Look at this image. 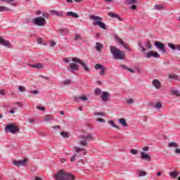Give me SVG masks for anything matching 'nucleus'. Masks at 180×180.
<instances>
[{
    "instance_id": "obj_1",
    "label": "nucleus",
    "mask_w": 180,
    "mask_h": 180,
    "mask_svg": "<svg viewBox=\"0 0 180 180\" xmlns=\"http://www.w3.org/2000/svg\"><path fill=\"white\" fill-rule=\"evenodd\" d=\"M56 180H75V177L71 173L64 172V169H60L53 175Z\"/></svg>"
},
{
    "instance_id": "obj_2",
    "label": "nucleus",
    "mask_w": 180,
    "mask_h": 180,
    "mask_svg": "<svg viewBox=\"0 0 180 180\" xmlns=\"http://www.w3.org/2000/svg\"><path fill=\"white\" fill-rule=\"evenodd\" d=\"M110 51L111 54L113 56L115 60H124V51L116 48V46H110Z\"/></svg>"
},
{
    "instance_id": "obj_3",
    "label": "nucleus",
    "mask_w": 180,
    "mask_h": 180,
    "mask_svg": "<svg viewBox=\"0 0 180 180\" xmlns=\"http://www.w3.org/2000/svg\"><path fill=\"white\" fill-rule=\"evenodd\" d=\"M89 19H90V20H94L93 22L94 26H99L101 29H103V30H106V29H108L106 27V24L101 21L102 20V18L95 15H90L89 16Z\"/></svg>"
},
{
    "instance_id": "obj_4",
    "label": "nucleus",
    "mask_w": 180,
    "mask_h": 180,
    "mask_svg": "<svg viewBox=\"0 0 180 180\" xmlns=\"http://www.w3.org/2000/svg\"><path fill=\"white\" fill-rule=\"evenodd\" d=\"M6 133H11L12 134H16L19 133V128L14 124H10L6 126Z\"/></svg>"
},
{
    "instance_id": "obj_5",
    "label": "nucleus",
    "mask_w": 180,
    "mask_h": 180,
    "mask_svg": "<svg viewBox=\"0 0 180 180\" xmlns=\"http://www.w3.org/2000/svg\"><path fill=\"white\" fill-rule=\"evenodd\" d=\"M33 23L36 26H39V27H43V26H46V18L41 16L37 17L33 19Z\"/></svg>"
},
{
    "instance_id": "obj_6",
    "label": "nucleus",
    "mask_w": 180,
    "mask_h": 180,
    "mask_svg": "<svg viewBox=\"0 0 180 180\" xmlns=\"http://www.w3.org/2000/svg\"><path fill=\"white\" fill-rule=\"evenodd\" d=\"M80 139H82L83 141H80V145L83 146L84 147L88 146V143L86 141L89 140H94V136L91 134H87L85 136H81Z\"/></svg>"
},
{
    "instance_id": "obj_7",
    "label": "nucleus",
    "mask_w": 180,
    "mask_h": 180,
    "mask_svg": "<svg viewBox=\"0 0 180 180\" xmlns=\"http://www.w3.org/2000/svg\"><path fill=\"white\" fill-rule=\"evenodd\" d=\"M72 61H73V63H76L77 64H80V65H82V67L83 68V70L85 71V72H89V71H91V68L87 67L86 64H85V63L82 62V60H81V59H79L78 58H72Z\"/></svg>"
},
{
    "instance_id": "obj_8",
    "label": "nucleus",
    "mask_w": 180,
    "mask_h": 180,
    "mask_svg": "<svg viewBox=\"0 0 180 180\" xmlns=\"http://www.w3.org/2000/svg\"><path fill=\"white\" fill-rule=\"evenodd\" d=\"M28 159L24 158L23 160H14L13 161V165H15V167H26V165L27 164Z\"/></svg>"
},
{
    "instance_id": "obj_9",
    "label": "nucleus",
    "mask_w": 180,
    "mask_h": 180,
    "mask_svg": "<svg viewBox=\"0 0 180 180\" xmlns=\"http://www.w3.org/2000/svg\"><path fill=\"white\" fill-rule=\"evenodd\" d=\"M94 68H95L96 70H100L99 71V75L101 77H103L105 75V71H106V68L101 64V63H97L94 65Z\"/></svg>"
},
{
    "instance_id": "obj_10",
    "label": "nucleus",
    "mask_w": 180,
    "mask_h": 180,
    "mask_svg": "<svg viewBox=\"0 0 180 180\" xmlns=\"http://www.w3.org/2000/svg\"><path fill=\"white\" fill-rule=\"evenodd\" d=\"M146 58H151L153 57L154 58H160V55L157 51H151L146 53Z\"/></svg>"
},
{
    "instance_id": "obj_11",
    "label": "nucleus",
    "mask_w": 180,
    "mask_h": 180,
    "mask_svg": "<svg viewBox=\"0 0 180 180\" xmlns=\"http://www.w3.org/2000/svg\"><path fill=\"white\" fill-rule=\"evenodd\" d=\"M110 97V94H109V92L102 91L101 98L103 102L108 101Z\"/></svg>"
},
{
    "instance_id": "obj_12",
    "label": "nucleus",
    "mask_w": 180,
    "mask_h": 180,
    "mask_svg": "<svg viewBox=\"0 0 180 180\" xmlns=\"http://www.w3.org/2000/svg\"><path fill=\"white\" fill-rule=\"evenodd\" d=\"M141 160H145L146 161H151V156L148 153H146L145 152L141 153Z\"/></svg>"
},
{
    "instance_id": "obj_13",
    "label": "nucleus",
    "mask_w": 180,
    "mask_h": 180,
    "mask_svg": "<svg viewBox=\"0 0 180 180\" xmlns=\"http://www.w3.org/2000/svg\"><path fill=\"white\" fill-rule=\"evenodd\" d=\"M152 84L155 86V89H161V82L158 79H153Z\"/></svg>"
},
{
    "instance_id": "obj_14",
    "label": "nucleus",
    "mask_w": 180,
    "mask_h": 180,
    "mask_svg": "<svg viewBox=\"0 0 180 180\" xmlns=\"http://www.w3.org/2000/svg\"><path fill=\"white\" fill-rule=\"evenodd\" d=\"M108 16H110V18H113L114 19H118V20H120V22H122L123 20L122 19V18H120V15H119L117 13H115L113 12H110L108 13Z\"/></svg>"
},
{
    "instance_id": "obj_15",
    "label": "nucleus",
    "mask_w": 180,
    "mask_h": 180,
    "mask_svg": "<svg viewBox=\"0 0 180 180\" xmlns=\"http://www.w3.org/2000/svg\"><path fill=\"white\" fill-rule=\"evenodd\" d=\"M29 67H31L32 68H37V70H41L43 69V64L38 63L35 64H28Z\"/></svg>"
},
{
    "instance_id": "obj_16",
    "label": "nucleus",
    "mask_w": 180,
    "mask_h": 180,
    "mask_svg": "<svg viewBox=\"0 0 180 180\" xmlns=\"http://www.w3.org/2000/svg\"><path fill=\"white\" fill-rule=\"evenodd\" d=\"M0 44L1 46H12L8 40H6L3 37H0Z\"/></svg>"
},
{
    "instance_id": "obj_17",
    "label": "nucleus",
    "mask_w": 180,
    "mask_h": 180,
    "mask_svg": "<svg viewBox=\"0 0 180 180\" xmlns=\"http://www.w3.org/2000/svg\"><path fill=\"white\" fill-rule=\"evenodd\" d=\"M49 13L51 15H52L53 16H58V17L63 16V12L60 13V11H57L56 10H51V11H49Z\"/></svg>"
},
{
    "instance_id": "obj_18",
    "label": "nucleus",
    "mask_w": 180,
    "mask_h": 180,
    "mask_svg": "<svg viewBox=\"0 0 180 180\" xmlns=\"http://www.w3.org/2000/svg\"><path fill=\"white\" fill-rule=\"evenodd\" d=\"M79 68V65H78V64L77 63H70V67L69 69L72 70V71H78Z\"/></svg>"
},
{
    "instance_id": "obj_19",
    "label": "nucleus",
    "mask_w": 180,
    "mask_h": 180,
    "mask_svg": "<svg viewBox=\"0 0 180 180\" xmlns=\"http://www.w3.org/2000/svg\"><path fill=\"white\" fill-rule=\"evenodd\" d=\"M75 101L78 103L79 101H82V102H85V101H88V97L84 96H75Z\"/></svg>"
},
{
    "instance_id": "obj_20",
    "label": "nucleus",
    "mask_w": 180,
    "mask_h": 180,
    "mask_svg": "<svg viewBox=\"0 0 180 180\" xmlns=\"http://www.w3.org/2000/svg\"><path fill=\"white\" fill-rule=\"evenodd\" d=\"M114 39H115V41H117V43H119V44H121V46H126V43H124V41H123L120 38H119L117 34L114 35Z\"/></svg>"
},
{
    "instance_id": "obj_21",
    "label": "nucleus",
    "mask_w": 180,
    "mask_h": 180,
    "mask_svg": "<svg viewBox=\"0 0 180 180\" xmlns=\"http://www.w3.org/2000/svg\"><path fill=\"white\" fill-rule=\"evenodd\" d=\"M67 16H71V18H75L76 19L79 18V15L72 11H68L66 13Z\"/></svg>"
},
{
    "instance_id": "obj_22",
    "label": "nucleus",
    "mask_w": 180,
    "mask_h": 180,
    "mask_svg": "<svg viewBox=\"0 0 180 180\" xmlns=\"http://www.w3.org/2000/svg\"><path fill=\"white\" fill-rule=\"evenodd\" d=\"M60 136L63 139H69L70 136H71V134L68 131H61L60 132Z\"/></svg>"
},
{
    "instance_id": "obj_23",
    "label": "nucleus",
    "mask_w": 180,
    "mask_h": 180,
    "mask_svg": "<svg viewBox=\"0 0 180 180\" xmlns=\"http://www.w3.org/2000/svg\"><path fill=\"white\" fill-rule=\"evenodd\" d=\"M118 122L123 127H127V122H126V120L124 118H121L118 120Z\"/></svg>"
},
{
    "instance_id": "obj_24",
    "label": "nucleus",
    "mask_w": 180,
    "mask_h": 180,
    "mask_svg": "<svg viewBox=\"0 0 180 180\" xmlns=\"http://www.w3.org/2000/svg\"><path fill=\"white\" fill-rule=\"evenodd\" d=\"M168 147H174V148H178V147H179V145L176 142H170L168 143Z\"/></svg>"
},
{
    "instance_id": "obj_25",
    "label": "nucleus",
    "mask_w": 180,
    "mask_h": 180,
    "mask_svg": "<svg viewBox=\"0 0 180 180\" xmlns=\"http://www.w3.org/2000/svg\"><path fill=\"white\" fill-rule=\"evenodd\" d=\"M59 33L62 36H64V34H68V30L67 28L60 29Z\"/></svg>"
},
{
    "instance_id": "obj_26",
    "label": "nucleus",
    "mask_w": 180,
    "mask_h": 180,
    "mask_svg": "<svg viewBox=\"0 0 180 180\" xmlns=\"http://www.w3.org/2000/svg\"><path fill=\"white\" fill-rule=\"evenodd\" d=\"M109 124H110V126H112V127H115V129H117V130H120V127L115 124V122H113V120H109L108 121Z\"/></svg>"
},
{
    "instance_id": "obj_27",
    "label": "nucleus",
    "mask_w": 180,
    "mask_h": 180,
    "mask_svg": "<svg viewBox=\"0 0 180 180\" xmlns=\"http://www.w3.org/2000/svg\"><path fill=\"white\" fill-rule=\"evenodd\" d=\"M121 68H122L123 70H127L128 71H129V72H132L134 73L135 71L133 70V69L131 68H127V66L124 65H120Z\"/></svg>"
},
{
    "instance_id": "obj_28",
    "label": "nucleus",
    "mask_w": 180,
    "mask_h": 180,
    "mask_svg": "<svg viewBox=\"0 0 180 180\" xmlns=\"http://www.w3.org/2000/svg\"><path fill=\"white\" fill-rule=\"evenodd\" d=\"M9 11H11L9 8L0 6V12H9Z\"/></svg>"
},
{
    "instance_id": "obj_29",
    "label": "nucleus",
    "mask_w": 180,
    "mask_h": 180,
    "mask_svg": "<svg viewBox=\"0 0 180 180\" xmlns=\"http://www.w3.org/2000/svg\"><path fill=\"white\" fill-rule=\"evenodd\" d=\"M178 175H179V172L174 171V172H171L169 173V176L173 178H176V176H178Z\"/></svg>"
},
{
    "instance_id": "obj_30",
    "label": "nucleus",
    "mask_w": 180,
    "mask_h": 180,
    "mask_svg": "<svg viewBox=\"0 0 180 180\" xmlns=\"http://www.w3.org/2000/svg\"><path fill=\"white\" fill-rule=\"evenodd\" d=\"M172 95H175L176 96H180V91L178 90L172 89L171 90Z\"/></svg>"
},
{
    "instance_id": "obj_31",
    "label": "nucleus",
    "mask_w": 180,
    "mask_h": 180,
    "mask_svg": "<svg viewBox=\"0 0 180 180\" xmlns=\"http://www.w3.org/2000/svg\"><path fill=\"white\" fill-rule=\"evenodd\" d=\"M155 9H156L157 11H162V9H164L165 6L164 5H158V4H155L154 6Z\"/></svg>"
},
{
    "instance_id": "obj_32",
    "label": "nucleus",
    "mask_w": 180,
    "mask_h": 180,
    "mask_svg": "<svg viewBox=\"0 0 180 180\" xmlns=\"http://www.w3.org/2000/svg\"><path fill=\"white\" fill-rule=\"evenodd\" d=\"M60 84V85H63V86L70 85V84H71V79H68L65 81L61 82Z\"/></svg>"
},
{
    "instance_id": "obj_33",
    "label": "nucleus",
    "mask_w": 180,
    "mask_h": 180,
    "mask_svg": "<svg viewBox=\"0 0 180 180\" xmlns=\"http://www.w3.org/2000/svg\"><path fill=\"white\" fill-rule=\"evenodd\" d=\"M94 94L96 96L101 95V94H102V89L96 88L94 91Z\"/></svg>"
},
{
    "instance_id": "obj_34",
    "label": "nucleus",
    "mask_w": 180,
    "mask_h": 180,
    "mask_svg": "<svg viewBox=\"0 0 180 180\" xmlns=\"http://www.w3.org/2000/svg\"><path fill=\"white\" fill-rule=\"evenodd\" d=\"M154 108H155L156 109H161V108H162V103L160 101L157 102L154 105Z\"/></svg>"
},
{
    "instance_id": "obj_35",
    "label": "nucleus",
    "mask_w": 180,
    "mask_h": 180,
    "mask_svg": "<svg viewBox=\"0 0 180 180\" xmlns=\"http://www.w3.org/2000/svg\"><path fill=\"white\" fill-rule=\"evenodd\" d=\"M45 120L46 122H50L51 120H53V115H47L45 116Z\"/></svg>"
},
{
    "instance_id": "obj_36",
    "label": "nucleus",
    "mask_w": 180,
    "mask_h": 180,
    "mask_svg": "<svg viewBox=\"0 0 180 180\" xmlns=\"http://www.w3.org/2000/svg\"><path fill=\"white\" fill-rule=\"evenodd\" d=\"M159 50H161L162 53H167V51L165 50V46H156Z\"/></svg>"
},
{
    "instance_id": "obj_37",
    "label": "nucleus",
    "mask_w": 180,
    "mask_h": 180,
    "mask_svg": "<svg viewBox=\"0 0 180 180\" xmlns=\"http://www.w3.org/2000/svg\"><path fill=\"white\" fill-rule=\"evenodd\" d=\"M74 150H75V153H79L81 151H85V149L81 148H79V147H75Z\"/></svg>"
},
{
    "instance_id": "obj_38",
    "label": "nucleus",
    "mask_w": 180,
    "mask_h": 180,
    "mask_svg": "<svg viewBox=\"0 0 180 180\" xmlns=\"http://www.w3.org/2000/svg\"><path fill=\"white\" fill-rule=\"evenodd\" d=\"M136 0H126V3L128 5H133V4H136Z\"/></svg>"
},
{
    "instance_id": "obj_39",
    "label": "nucleus",
    "mask_w": 180,
    "mask_h": 180,
    "mask_svg": "<svg viewBox=\"0 0 180 180\" xmlns=\"http://www.w3.org/2000/svg\"><path fill=\"white\" fill-rule=\"evenodd\" d=\"M103 49V46H95V49L96 50V51H102V49Z\"/></svg>"
},
{
    "instance_id": "obj_40",
    "label": "nucleus",
    "mask_w": 180,
    "mask_h": 180,
    "mask_svg": "<svg viewBox=\"0 0 180 180\" xmlns=\"http://www.w3.org/2000/svg\"><path fill=\"white\" fill-rule=\"evenodd\" d=\"M170 49L172 50H179L180 51V46H169Z\"/></svg>"
},
{
    "instance_id": "obj_41",
    "label": "nucleus",
    "mask_w": 180,
    "mask_h": 180,
    "mask_svg": "<svg viewBox=\"0 0 180 180\" xmlns=\"http://www.w3.org/2000/svg\"><path fill=\"white\" fill-rule=\"evenodd\" d=\"M18 89L20 92H25V91H26V87H25L24 86H19Z\"/></svg>"
},
{
    "instance_id": "obj_42",
    "label": "nucleus",
    "mask_w": 180,
    "mask_h": 180,
    "mask_svg": "<svg viewBox=\"0 0 180 180\" xmlns=\"http://www.w3.org/2000/svg\"><path fill=\"white\" fill-rule=\"evenodd\" d=\"M82 37H81L80 34H75V40H82Z\"/></svg>"
},
{
    "instance_id": "obj_43",
    "label": "nucleus",
    "mask_w": 180,
    "mask_h": 180,
    "mask_svg": "<svg viewBox=\"0 0 180 180\" xmlns=\"http://www.w3.org/2000/svg\"><path fill=\"white\" fill-rule=\"evenodd\" d=\"M147 175V172L144 171H141L139 172V176H146Z\"/></svg>"
},
{
    "instance_id": "obj_44",
    "label": "nucleus",
    "mask_w": 180,
    "mask_h": 180,
    "mask_svg": "<svg viewBox=\"0 0 180 180\" xmlns=\"http://www.w3.org/2000/svg\"><path fill=\"white\" fill-rule=\"evenodd\" d=\"M169 78L172 79H178V76H176V75H169Z\"/></svg>"
},
{
    "instance_id": "obj_45",
    "label": "nucleus",
    "mask_w": 180,
    "mask_h": 180,
    "mask_svg": "<svg viewBox=\"0 0 180 180\" xmlns=\"http://www.w3.org/2000/svg\"><path fill=\"white\" fill-rule=\"evenodd\" d=\"M141 51L142 53H144L145 54H147V49L146 48H144V46H141Z\"/></svg>"
},
{
    "instance_id": "obj_46",
    "label": "nucleus",
    "mask_w": 180,
    "mask_h": 180,
    "mask_svg": "<svg viewBox=\"0 0 180 180\" xmlns=\"http://www.w3.org/2000/svg\"><path fill=\"white\" fill-rule=\"evenodd\" d=\"M6 94V91L4 89L0 90V95H1L2 96H5Z\"/></svg>"
},
{
    "instance_id": "obj_47",
    "label": "nucleus",
    "mask_w": 180,
    "mask_h": 180,
    "mask_svg": "<svg viewBox=\"0 0 180 180\" xmlns=\"http://www.w3.org/2000/svg\"><path fill=\"white\" fill-rule=\"evenodd\" d=\"M77 156V153H75L70 158L71 162H74L75 161V157Z\"/></svg>"
},
{
    "instance_id": "obj_48",
    "label": "nucleus",
    "mask_w": 180,
    "mask_h": 180,
    "mask_svg": "<svg viewBox=\"0 0 180 180\" xmlns=\"http://www.w3.org/2000/svg\"><path fill=\"white\" fill-rule=\"evenodd\" d=\"M37 41L38 44H43V39L41 38H37Z\"/></svg>"
},
{
    "instance_id": "obj_49",
    "label": "nucleus",
    "mask_w": 180,
    "mask_h": 180,
    "mask_svg": "<svg viewBox=\"0 0 180 180\" xmlns=\"http://www.w3.org/2000/svg\"><path fill=\"white\" fill-rule=\"evenodd\" d=\"M125 50H127V51H128L129 53L131 52V49H130L129 46H124Z\"/></svg>"
},
{
    "instance_id": "obj_50",
    "label": "nucleus",
    "mask_w": 180,
    "mask_h": 180,
    "mask_svg": "<svg viewBox=\"0 0 180 180\" xmlns=\"http://www.w3.org/2000/svg\"><path fill=\"white\" fill-rule=\"evenodd\" d=\"M130 152L131 154H134V155H136V154L138 153L137 150L136 149H131Z\"/></svg>"
},
{
    "instance_id": "obj_51",
    "label": "nucleus",
    "mask_w": 180,
    "mask_h": 180,
    "mask_svg": "<svg viewBox=\"0 0 180 180\" xmlns=\"http://www.w3.org/2000/svg\"><path fill=\"white\" fill-rule=\"evenodd\" d=\"M97 122H99L100 123H105V122H106V120H105V119H103V118H98V119H97Z\"/></svg>"
},
{
    "instance_id": "obj_52",
    "label": "nucleus",
    "mask_w": 180,
    "mask_h": 180,
    "mask_svg": "<svg viewBox=\"0 0 180 180\" xmlns=\"http://www.w3.org/2000/svg\"><path fill=\"white\" fill-rule=\"evenodd\" d=\"M37 170V166H32V167H31V171H32V172H36Z\"/></svg>"
},
{
    "instance_id": "obj_53",
    "label": "nucleus",
    "mask_w": 180,
    "mask_h": 180,
    "mask_svg": "<svg viewBox=\"0 0 180 180\" xmlns=\"http://www.w3.org/2000/svg\"><path fill=\"white\" fill-rule=\"evenodd\" d=\"M31 94H32L33 95H37L39 94V91L38 90L31 91Z\"/></svg>"
},
{
    "instance_id": "obj_54",
    "label": "nucleus",
    "mask_w": 180,
    "mask_h": 180,
    "mask_svg": "<svg viewBox=\"0 0 180 180\" xmlns=\"http://www.w3.org/2000/svg\"><path fill=\"white\" fill-rule=\"evenodd\" d=\"M155 46H164V44L160 42V41H155Z\"/></svg>"
},
{
    "instance_id": "obj_55",
    "label": "nucleus",
    "mask_w": 180,
    "mask_h": 180,
    "mask_svg": "<svg viewBox=\"0 0 180 180\" xmlns=\"http://www.w3.org/2000/svg\"><path fill=\"white\" fill-rule=\"evenodd\" d=\"M127 102L129 105H131V103H134V101L133 99H128Z\"/></svg>"
},
{
    "instance_id": "obj_56",
    "label": "nucleus",
    "mask_w": 180,
    "mask_h": 180,
    "mask_svg": "<svg viewBox=\"0 0 180 180\" xmlns=\"http://www.w3.org/2000/svg\"><path fill=\"white\" fill-rule=\"evenodd\" d=\"M131 9L132 11H136V9H137V6L136 4L131 6Z\"/></svg>"
},
{
    "instance_id": "obj_57",
    "label": "nucleus",
    "mask_w": 180,
    "mask_h": 180,
    "mask_svg": "<svg viewBox=\"0 0 180 180\" xmlns=\"http://www.w3.org/2000/svg\"><path fill=\"white\" fill-rule=\"evenodd\" d=\"M95 116H103V112H94Z\"/></svg>"
},
{
    "instance_id": "obj_58",
    "label": "nucleus",
    "mask_w": 180,
    "mask_h": 180,
    "mask_svg": "<svg viewBox=\"0 0 180 180\" xmlns=\"http://www.w3.org/2000/svg\"><path fill=\"white\" fill-rule=\"evenodd\" d=\"M42 16L43 18H46V19H49V18L50 17V14L43 13Z\"/></svg>"
},
{
    "instance_id": "obj_59",
    "label": "nucleus",
    "mask_w": 180,
    "mask_h": 180,
    "mask_svg": "<svg viewBox=\"0 0 180 180\" xmlns=\"http://www.w3.org/2000/svg\"><path fill=\"white\" fill-rule=\"evenodd\" d=\"M37 109H38L39 110H42V111L46 110V108L41 107V106H38V107H37Z\"/></svg>"
},
{
    "instance_id": "obj_60",
    "label": "nucleus",
    "mask_w": 180,
    "mask_h": 180,
    "mask_svg": "<svg viewBox=\"0 0 180 180\" xmlns=\"http://www.w3.org/2000/svg\"><path fill=\"white\" fill-rule=\"evenodd\" d=\"M28 122H30V123H34L36 120L34 118H29Z\"/></svg>"
},
{
    "instance_id": "obj_61",
    "label": "nucleus",
    "mask_w": 180,
    "mask_h": 180,
    "mask_svg": "<svg viewBox=\"0 0 180 180\" xmlns=\"http://www.w3.org/2000/svg\"><path fill=\"white\" fill-rule=\"evenodd\" d=\"M39 77L40 78H44V79H46V80H49V77H46V76H43L41 75H39Z\"/></svg>"
},
{
    "instance_id": "obj_62",
    "label": "nucleus",
    "mask_w": 180,
    "mask_h": 180,
    "mask_svg": "<svg viewBox=\"0 0 180 180\" xmlns=\"http://www.w3.org/2000/svg\"><path fill=\"white\" fill-rule=\"evenodd\" d=\"M174 153L175 154H180V148H176Z\"/></svg>"
},
{
    "instance_id": "obj_63",
    "label": "nucleus",
    "mask_w": 180,
    "mask_h": 180,
    "mask_svg": "<svg viewBox=\"0 0 180 180\" xmlns=\"http://www.w3.org/2000/svg\"><path fill=\"white\" fill-rule=\"evenodd\" d=\"M150 147L148 146H145L144 148H143V151H148Z\"/></svg>"
},
{
    "instance_id": "obj_64",
    "label": "nucleus",
    "mask_w": 180,
    "mask_h": 180,
    "mask_svg": "<svg viewBox=\"0 0 180 180\" xmlns=\"http://www.w3.org/2000/svg\"><path fill=\"white\" fill-rule=\"evenodd\" d=\"M50 46H56V42L54 41H50Z\"/></svg>"
}]
</instances>
